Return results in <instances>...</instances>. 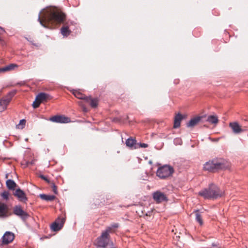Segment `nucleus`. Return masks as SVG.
<instances>
[{"instance_id": "nucleus-1", "label": "nucleus", "mask_w": 248, "mask_h": 248, "mask_svg": "<svg viewBox=\"0 0 248 248\" xmlns=\"http://www.w3.org/2000/svg\"><path fill=\"white\" fill-rule=\"evenodd\" d=\"M41 12L39 14L38 21L44 27L49 29L54 28L58 24L62 22L65 15L56 8H50L46 10L41 18Z\"/></svg>"}, {"instance_id": "nucleus-2", "label": "nucleus", "mask_w": 248, "mask_h": 248, "mask_svg": "<svg viewBox=\"0 0 248 248\" xmlns=\"http://www.w3.org/2000/svg\"><path fill=\"white\" fill-rule=\"evenodd\" d=\"M229 164L224 159H214L206 162L203 165V169L209 172H215L220 170L227 169Z\"/></svg>"}, {"instance_id": "nucleus-3", "label": "nucleus", "mask_w": 248, "mask_h": 248, "mask_svg": "<svg viewBox=\"0 0 248 248\" xmlns=\"http://www.w3.org/2000/svg\"><path fill=\"white\" fill-rule=\"evenodd\" d=\"M199 195L205 199H217L223 195V192L216 185L211 184L208 187L199 191Z\"/></svg>"}, {"instance_id": "nucleus-4", "label": "nucleus", "mask_w": 248, "mask_h": 248, "mask_svg": "<svg viewBox=\"0 0 248 248\" xmlns=\"http://www.w3.org/2000/svg\"><path fill=\"white\" fill-rule=\"evenodd\" d=\"M110 230V228L106 229L102 232L101 236L96 239L95 245L97 248H105L108 244Z\"/></svg>"}, {"instance_id": "nucleus-5", "label": "nucleus", "mask_w": 248, "mask_h": 248, "mask_svg": "<svg viewBox=\"0 0 248 248\" xmlns=\"http://www.w3.org/2000/svg\"><path fill=\"white\" fill-rule=\"evenodd\" d=\"M174 171L172 167L164 165L159 167L156 171V175L161 179H164L171 175Z\"/></svg>"}, {"instance_id": "nucleus-6", "label": "nucleus", "mask_w": 248, "mask_h": 248, "mask_svg": "<svg viewBox=\"0 0 248 248\" xmlns=\"http://www.w3.org/2000/svg\"><path fill=\"white\" fill-rule=\"evenodd\" d=\"M13 213L15 215L20 217L23 220H25L29 217V214L22 209L20 205L15 206L13 209Z\"/></svg>"}, {"instance_id": "nucleus-7", "label": "nucleus", "mask_w": 248, "mask_h": 248, "mask_svg": "<svg viewBox=\"0 0 248 248\" xmlns=\"http://www.w3.org/2000/svg\"><path fill=\"white\" fill-rule=\"evenodd\" d=\"M153 197L154 200L157 203H160L168 201L166 195L160 191H156L153 193Z\"/></svg>"}, {"instance_id": "nucleus-8", "label": "nucleus", "mask_w": 248, "mask_h": 248, "mask_svg": "<svg viewBox=\"0 0 248 248\" xmlns=\"http://www.w3.org/2000/svg\"><path fill=\"white\" fill-rule=\"evenodd\" d=\"M49 120L52 122L57 123L65 124L70 122V119L63 115H55L49 118Z\"/></svg>"}, {"instance_id": "nucleus-9", "label": "nucleus", "mask_w": 248, "mask_h": 248, "mask_svg": "<svg viewBox=\"0 0 248 248\" xmlns=\"http://www.w3.org/2000/svg\"><path fill=\"white\" fill-rule=\"evenodd\" d=\"M10 215L8 206L4 203L0 202V218H6Z\"/></svg>"}, {"instance_id": "nucleus-10", "label": "nucleus", "mask_w": 248, "mask_h": 248, "mask_svg": "<svg viewBox=\"0 0 248 248\" xmlns=\"http://www.w3.org/2000/svg\"><path fill=\"white\" fill-rule=\"evenodd\" d=\"M64 222L63 218H59L58 220L53 222L51 226V228L53 231H58L62 229Z\"/></svg>"}, {"instance_id": "nucleus-11", "label": "nucleus", "mask_w": 248, "mask_h": 248, "mask_svg": "<svg viewBox=\"0 0 248 248\" xmlns=\"http://www.w3.org/2000/svg\"><path fill=\"white\" fill-rule=\"evenodd\" d=\"M15 237L14 234L11 232H6L2 236V243L8 244L13 241Z\"/></svg>"}, {"instance_id": "nucleus-12", "label": "nucleus", "mask_w": 248, "mask_h": 248, "mask_svg": "<svg viewBox=\"0 0 248 248\" xmlns=\"http://www.w3.org/2000/svg\"><path fill=\"white\" fill-rule=\"evenodd\" d=\"M229 126L231 128L232 132L235 134H239L245 130L243 129L237 122H231L229 124Z\"/></svg>"}, {"instance_id": "nucleus-13", "label": "nucleus", "mask_w": 248, "mask_h": 248, "mask_svg": "<svg viewBox=\"0 0 248 248\" xmlns=\"http://www.w3.org/2000/svg\"><path fill=\"white\" fill-rule=\"evenodd\" d=\"M14 195L16 196L20 201L26 202L27 201V198L26 196L25 192L20 188L16 189Z\"/></svg>"}, {"instance_id": "nucleus-14", "label": "nucleus", "mask_w": 248, "mask_h": 248, "mask_svg": "<svg viewBox=\"0 0 248 248\" xmlns=\"http://www.w3.org/2000/svg\"><path fill=\"white\" fill-rule=\"evenodd\" d=\"M202 117L198 116L191 119L186 124L188 127H193L196 125L201 120Z\"/></svg>"}, {"instance_id": "nucleus-15", "label": "nucleus", "mask_w": 248, "mask_h": 248, "mask_svg": "<svg viewBox=\"0 0 248 248\" xmlns=\"http://www.w3.org/2000/svg\"><path fill=\"white\" fill-rule=\"evenodd\" d=\"M9 103V99L3 98L0 99V112L4 111L7 108V106Z\"/></svg>"}, {"instance_id": "nucleus-16", "label": "nucleus", "mask_w": 248, "mask_h": 248, "mask_svg": "<svg viewBox=\"0 0 248 248\" xmlns=\"http://www.w3.org/2000/svg\"><path fill=\"white\" fill-rule=\"evenodd\" d=\"M17 65L14 63L10 64L8 65L3 67L0 68V73H4L7 71H9L14 69L15 68L17 67Z\"/></svg>"}, {"instance_id": "nucleus-17", "label": "nucleus", "mask_w": 248, "mask_h": 248, "mask_svg": "<svg viewBox=\"0 0 248 248\" xmlns=\"http://www.w3.org/2000/svg\"><path fill=\"white\" fill-rule=\"evenodd\" d=\"M183 119V116L180 113H178L175 117L174 120V125L173 127L175 128H177L179 127L180 125V122Z\"/></svg>"}, {"instance_id": "nucleus-18", "label": "nucleus", "mask_w": 248, "mask_h": 248, "mask_svg": "<svg viewBox=\"0 0 248 248\" xmlns=\"http://www.w3.org/2000/svg\"><path fill=\"white\" fill-rule=\"evenodd\" d=\"M86 101L90 103L92 108H96L98 105V99L97 98H92L91 97L86 98Z\"/></svg>"}, {"instance_id": "nucleus-19", "label": "nucleus", "mask_w": 248, "mask_h": 248, "mask_svg": "<svg viewBox=\"0 0 248 248\" xmlns=\"http://www.w3.org/2000/svg\"><path fill=\"white\" fill-rule=\"evenodd\" d=\"M48 97V95L44 93H40L37 94L36 97V100H38L40 103L46 100Z\"/></svg>"}, {"instance_id": "nucleus-20", "label": "nucleus", "mask_w": 248, "mask_h": 248, "mask_svg": "<svg viewBox=\"0 0 248 248\" xmlns=\"http://www.w3.org/2000/svg\"><path fill=\"white\" fill-rule=\"evenodd\" d=\"M39 196L41 199L46 201H52L55 198V196L54 195H48L45 194H41Z\"/></svg>"}, {"instance_id": "nucleus-21", "label": "nucleus", "mask_w": 248, "mask_h": 248, "mask_svg": "<svg viewBox=\"0 0 248 248\" xmlns=\"http://www.w3.org/2000/svg\"><path fill=\"white\" fill-rule=\"evenodd\" d=\"M7 187L10 189H14L16 186V183L12 180L9 179L6 181Z\"/></svg>"}, {"instance_id": "nucleus-22", "label": "nucleus", "mask_w": 248, "mask_h": 248, "mask_svg": "<svg viewBox=\"0 0 248 248\" xmlns=\"http://www.w3.org/2000/svg\"><path fill=\"white\" fill-rule=\"evenodd\" d=\"M73 94L77 98L80 99H83L86 101V98L88 96H85L83 94L81 93L78 91L75 90L73 92Z\"/></svg>"}, {"instance_id": "nucleus-23", "label": "nucleus", "mask_w": 248, "mask_h": 248, "mask_svg": "<svg viewBox=\"0 0 248 248\" xmlns=\"http://www.w3.org/2000/svg\"><path fill=\"white\" fill-rule=\"evenodd\" d=\"M207 121L213 124H216L218 123V120L216 116L210 115L208 117Z\"/></svg>"}, {"instance_id": "nucleus-24", "label": "nucleus", "mask_w": 248, "mask_h": 248, "mask_svg": "<svg viewBox=\"0 0 248 248\" xmlns=\"http://www.w3.org/2000/svg\"><path fill=\"white\" fill-rule=\"evenodd\" d=\"M195 214L196 220L200 224V225H202L203 224V221L201 214L198 210L195 212Z\"/></svg>"}, {"instance_id": "nucleus-25", "label": "nucleus", "mask_w": 248, "mask_h": 248, "mask_svg": "<svg viewBox=\"0 0 248 248\" xmlns=\"http://www.w3.org/2000/svg\"><path fill=\"white\" fill-rule=\"evenodd\" d=\"M136 140L132 138H128L125 141L126 145L129 147H132L136 144Z\"/></svg>"}, {"instance_id": "nucleus-26", "label": "nucleus", "mask_w": 248, "mask_h": 248, "mask_svg": "<svg viewBox=\"0 0 248 248\" xmlns=\"http://www.w3.org/2000/svg\"><path fill=\"white\" fill-rule=\"evenodd\" d=\"M61 33L63 36H67L70 33L68 27H63L61 29Z\"/></svg>"}, {"instance_id": "nucleus-27", "label": "nucleus", "mask_w": 248, "mask_h": 248, "mask_svg": "<svg viewBox=\"0 0 248 248\" xmlns=\"http://www.w3.org/2000/svg\"><path fill=\"white\" fill-rule=\"evenodd\" d=\"M16 90H13L10 92L6 96L4 97L5 99H9V102L11 101L12 98L16 94Z\"/></svg>"}, {"instance_id": "nucleus-28", "label": "nucleus", "mask_w": 248, "mask_h": 248, "mask_svg": "<svg viewBox=\"0 0 248 248\" xmlns=\"http://www.w3.org/2000/svg\"><path fill=\"white\" fill-rule=\"evenodd\" d=\"M26 121L24 119L21 120L19 124L16 125L18 128L23 129L25 125Z\"/></svg>"}, {"instance_id": "nucleus-29", "label": "nucleus", "mask_w": 248, "mask_h": 248, "mask_svg": "<svg viewBox=\"0 0 248 248\" xmlns=\"http://www.w3.org/2000/svg\"><path fill=\"white\" fill-rule=\"evenodd\" d=\"M9 193L7 191H3L1 194V197L5 200H8L9 199Z\"/></svg>"}, {"instance_id": "nucleus-30", "label": "nucleus", "mask_w": 248, "mask_h": 248, "mask_svg": "<svg viewBox=\"0 0 248 248\" xmlns=\"http://www.w3.org/2000/svg\"><path fill=\"white\" fill-rule=\"evenodd\" d=\"M119 227L118 223H114L111 224L110 226L108 227L106 229L110 228V231L109 232V233L112 232V230L113 228H117Z\"/></svg>"}, {"instance_id": "nucleus-31", "label": "nucleus", "mask_w": 248, "mask_h": 248, "mask_svg": "<svg viewBox=\"0 0 248 248\" xmlns=\"http://www.w3.org/2000/svg\"><path fill=\"white\" fill-rule=\"evenodd\" d=\"M40 104L41 103L35 98V101L32 103V107L33 108H36L39 106Z\"/></svg>"}, {"instance_id": "nucleus-32", "label": "nucleus", "mask_w": 248, "mask_h": 248, "mask_svg": "<svg viewBox=\"0 0 248 248\" xmlns=\"http://www.w3.org/2000/svg\"><path fill=\"white\" fill-rule=\"evenodd\" d=\"M174 142L176 144L181 145L182 143V141L181 139H180L179 138H176L174 140Z\"/></svg>"}, {"instance_id": "nucleus-33", "label": "nucleus", "mask_w": 248, "mask_h": 248, "mask_svg": "<svg viewBox=\"0 0 248 248\" xmlns=\"http://www.w3.org/2000/svg\"><path fill=\"white\" fill-rule=\"evenodd\" d=\"M137 145L140 148H147L148 146L147 144L141 143H138Z\"/></svg>"}, {"instance_id": "nucleus-34", "label": "nucleus", "mask_w": 248, "mask_h": 248, "mask_svg": "<svg viewBox=\"0 0 248 248\" xmlns=\"http://www.w3.org/2000/svg\"><path fill=\"white\" fill-rule=\"evenodd\" d=\"M52 188L53 192L55 194H57V187L54 183H52Z\"/></svg>"}, {"instance_id": "nucleus-35", "label": "nucleus", "mask_w": 248, "mask_h": 248, "mask_svg": "<svg viewBox=\"0 0 248 248\" xmlns=\"http://www.w3.org/2000/svg\"><path fill=\"white\" fill-rule=\"evenodd\" d=\"M40 177L44 180L45 181H46V182H47V183H50V181L49 180V179L46 177L45 176L43 175H40Z\"/></svg>"}, {"instance_id": "nucleus-36", "label": "nucleus", "mask_w": 248, "mask_h": 248, "mask_svg": "<svg viewBox=\"0 0 248 248\" xmlns=\"http://www.w3.org/2000/svg\"><path fill=\"white\" fill-rule=\"evenodd\" d=\"M78 104H79V105H80V106H81L82 107L83 111L84 112H87V109H86V108L82 105V101L79 102Z\"/></svg>"}, {"instance_id": "nucleus-37", "label": "nucleus", "mask_w": 248, "mask_h": 248, "mask_svg": "<svg viewBox=\"0 0 248 248\" xmlns=\"http://www.w3.org/2000/svg\"><path fill=\"white\" fill-rule=\"evenodd\" d=\"M34 162H35V160H33L31 161L30 162H29V163L31 164V165H33V164H34Z\"/></svg>"}, {"instance_id": "nucleus-38", "label": "nucleus", "mask_w": 248, "mask_h": 248, "mask_svg": "<svg viewBox=\"0 0 248 248\" xmlns=\"http://www.w3.org/2000/svg\"><path fill=\"white\" fill-rule=\"evenodd\" d=\"M0 30L2 31V32H5L4 29L3 28H2L1 27H0Z\"/></svg>"}]
</instances>
